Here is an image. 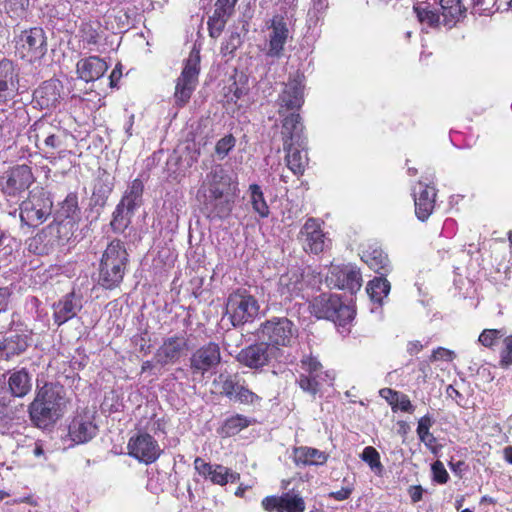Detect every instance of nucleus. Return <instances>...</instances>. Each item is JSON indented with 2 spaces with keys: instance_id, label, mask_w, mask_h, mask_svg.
Listing matches in <instances>:
<instances>
[{
  "instance_id": "f257e3e1",
  "label": "nucleus",
  "mask_w": 512,
  "mask_h": 512,
  "mask_svg": "<svg viewBox=\"0 0 512 512\" xmlns=\"http://www.w3.org/2000/svg\"><path fill=\"white\" fill-rule=\"evenodd\" d=\"M238 191L237 177L217 164L202 178L196 200L207 217L223 219L232 212Z\"/></svg>"
},
{
  "instance_id": "f03ea898",
  "label": "nucleus",
  "mask_w": 512,
  "mask_h": 512,
  "mask_svg": "<svg viewBox=\"0 0 512 512\" xmlns=\"http://www.w3.org/2000/svg\"><path fill=\"white\" fill-rule=\"evenodd\" d=\"M68 399L62 386L46 383L36 391L28 406L31 422L40 429L53 426L67 411Z\"/></svg>"
},
{
  "instance_id": "7ed1b4c3",
  "label": "nucleus",
  "mask_w": 512,
  "mask_h": 512,
  "mask_svg": "<svg viewBox=\"0 0 512 512\" xmlns=\"http://www.w3.org/2000/svg\"><path fill=\"white\" fill-rule=\"evenodd\" d=\"M128 264V253L124 244L112 241L103 252L98 269L97 283L104 289L117 288L123 281Z\"/></svg>"
},
{
  "instance_id": "20e7f679",
  "label": "nucleus",
  "mask_w": 512,
  "mask_h": 512,
  "mask_svg": "<svg viewBox=\"0 0 512 512\" xmlns=\"http://www.w3.org/2000/svg\"><path fill=\"white\" fill-rule=\"evenodd\" d=\"M298 336V329L287 317H272L261 323L257 330L259 341H263L281 359L282 348L290 347Z\"/></svg>"
},
{
  "instance_id": "39448f33",
  "label": "nucleus",
  "mask_w": 512,
  "mask_h": 512,
  "mask_svg": "<svg viewBox=\"0 0 512 512\" xmlns=\"http://www.w3.org/2000/svg\"><path fill=\"white\" fill-rule=\"evenodd\" d=\"M77 228L74 221L69 222L55 218L31 240L29 247L33 248L37 254H49L68 244Z\"/></svg>"
},
{
  "instance_id": "423d86ee",
  "label": "nucleus",
  "mask_w": 512,
  "mask_h": 512,
  "mask_svg": "<svg viewBox=\"0 0 512 512\" xmlns=\"http://www.w3.org/2000/svg\"><path fill=\"white\" fill-rule=\"evenodd\" d=\"M310 312L318 319H326L337 326H346L355 315L352 306L345 304L337 294L322 293L313 298L309 305Z\"/></svg>"
},
{
  "instance_id": "0eeeda50",
  "label": "nucleus",
  "mask_w": 512,
  "mask_h": 512,
  "mask_svg": "<svg viewBox=\"0 0 512 512\" xmlns=\"http://www.w3.org/2000/svg\"><path fill=\"white\" fill-rule=\"evenodd\" d=\"M144 184L136 178L127 187L121 201L113 212L111 226L114 231L122 232L130 224L131 216L142 205Z\"/></svg>"
},
{
  "instance_id": "6e6552de",
  "label": "nucleus",
  "mask_w": 512,
  "mask_h": 512,
  "mask_svg": "<svg viewBox=\"0 0 512 512\" xmlns=\"http://www.w3.org/2000/svg\"><path fill=\"white\" fill-rule=\"evenodd\" d=\"M263 33L262 53L268 58H281L284 55V48L290 37L287 21L284 17L276 15L265 22Z\"/></svg>"
},
{
  "instance_id": "1a4fd4ad",
  "label": "nucleus",
  "mask_w": 512,
  "mask_h": 512,
  "mask_svg": "<svg viewBox=\"0 0 512 512\" xmlns=\"http://www.w3.org/2000/svg\"><path fill=\"white\" fill-rule=\"evenodd\" d=\"M259 308L258 301L246 289H237L228 296L226 314L236 327L252 321Z\"/></svg>"
},
{
  "instance_id": "9d476101",
  "label": "nucleus",
  "mask_w": 512,
  "mask_h": 512,
  "mask_svg": "<svg viewBox=\"0 0 512 512\" xmlns=\"http://www.w3.org/2000/svg\"><path fill=\"white\" fill-rule=\"evenodd\" d=\"M52 199L43 191L32 192L20 206L21 222L29 227H37L51 214Z\"/></svg>"
},
{
  "instance_id": "9b49d317",
  "label": "nucleus",
  "mask_w": 512,
  "mask_h": 512,
  "mask_svg": "<svg viewBox=\"0 0 512 512\" xmlns=\"http://www.w3.org/2000/svg\"><path fill=\"white\" fill-rule=\"evenodd\" d=\"M199 65L200 56L198 52H192L186 60L180 76L176 80L174 98L175 103L180 107L189 102L194 90L196 89L200 72Z\"/></svg>"
},
{
  "instance_id": "f8f14e48",
  "label": "nucleus",
  "mask_w": 512,
  "mask_h": 512,
  "mask_svg": "<svg viewBox=\"0 0 512 512\" xmlns=\"http://www.w3.org/2000/svg\"><path fill=\"white\" fill-rule=\"evenodd\" d=\"M301 367L307 374H301L298 379L300 388L311 394H317L322 385L331 384L333 376L328 371H322V365L313 357H306L301 361Z\"/></svg>"
},
{
  "instance_id": "ddd939ff",
  "label": "nucleus",
  "mask_w": 512,
  "mask_h": 512,
  "mask_svg": "<svg viewBox=\"0 0 512 512\" xmlns=\"http://www.w3.org/2000/svg\"><path fill=\"white\" fill-rule=\"evenodd\" d=\"M16 47L21 57L30 62L41 59L47 52L44 30L34 27L23 31L17 40Z\"/></svg>"
},
{
  "instance_id": "4468645a",
  "label": "nucleus",
  "mask_w": 512,
  "mask_h": 512,
  "mask_svg": "<svg viewBox=\"0 0 512 512\" xmlns=\"http://www.w3.org/2000/svg\"><path fill=\"white\" fill-rule=\"evenodd\" d=\"M326 283L329 287L348 290L355 293L362 286L360 270L353 265H331L326 274Z\"/></svg>"
},
{
  "instance_id": "2eb2a0df",
  "label": "nucleus",
  "mask_w": 512,
  "mask_h": 512,
  "mask_svg": "<svg viewBox=\"0 0 512 512\" xmlns=\"http://www.w3.org/2000/svg\"><path fill=\"white\" fill-rule=\"evenodd\" d=\"M304 79V75L297 72L291 75L284 84V88L277 100L280 115H283L284 109L294 111L302 107L304 103Z\"/></svg>"
},
{
  "instance_id": "dca6fc26",
  "label": "nucleus",
  "mask_w": 512,
  "mask_h": 512,
  "mask_svg": "<svg viewBox=\"0 0 512 512\" xmlns=\"http://www.w3.org/2000/svg\"><path fill=\"white\" fill-rule=\"evenodd\" d=\"M127 449L131 457L144 464L154 463L162 453L158 442L148 433H139L131 437Z\"/></svg>"
},
{
  "instance_id": "f3484780",
  "label": "nucleus",
  "mask_w": 512,
  "mask_h": 512,
  "mask_svg": "<svg viewBox=\"0 0 512 512\" xmlns=\"http://www.w3.org/2000/svg\"><path fill=\"white\" fill-rule=\"evenodd\" d=\"M298 240L303 250L312 254L323 252L328 243V239L321 228L320 221L312 217L308 218L300 229Z\"/></svg>"
},
{
  "instance_id": "a211bd4d",
  "label": "nucleus",
  "mask_w": 512,
  "mask_h": 512,
  "mask_svg": "<svg viewBox=\"0 0 512 512\" xmlns=\"http://www.w3.org/2000/svg\"><path fill=\"white\" fill-rule=\"evenodd\" d=\"M414 198L415 216L421 222L429 219L435 209L437 191L434 187L418 181L412 188Z\"/></svg>"
},
{
  "instance_id": "6ab92c4d",
  "label": "nucleus",
  "mask_w": 512,
  "mask_h": 512,
  "mask_svg": "<svg viewBox=\"0 0 512 512\" xmlns=\"http://www.w3.org/2000/svg\"><path fill=\"white\" fill-rule=\"evenodd\" d=\"M237 359L241 364L250 368L262 367L272 360L278 362L282 361V359L263 341H259L257 344L242 349Z\"/></svg>"
},
{
  "instance_id": "aec40b11",
  "label": "nucleus",
  "mask_w": 512,
  "mask_h": 512,
  "mask_svg": "<svg viewBox=\"0 0 512 512\" xmlns=\"http://www.w3.org/2000/svg\"><path fill=\"white\" fill-rule=\"evenodd\" d=\"M194 468L200 476L220 486H224L228 482L235 483L240 478L237 472H233L223 465L207 463L200 457L194 460Z\"/></svg>"
},
{
  "instance_id": "412c9836",
  "label": "nucleus",
  "mask_w": 512,
  "mask_h": 512,
  "mask_svg": "<svg viewBox=\"0 0 512 512\" xmlns=\"http://www.w3.org/2000/svg\"><path fill=\"white\" fill-rule=\"evenodd\" d=\"M221 361V353L218 344L209 342L198 348L190 358V367L193 373L202 376Z\"/></svg>"
},
{
  "instance_id": "4be33fe9",
  "label": "nucleus",
  "mask_w": 512,
  "mask_h": 512,
  "mask_svg": "<svg viewBox=\"0 0 512 512\" xmlns=\"http://www.w3.org/2000/svg\"><path fill=\"white\" fill-rule=\"evenodd\" d=\"M83 308V297L74 291L64 295L53 304L54 322L61 326L74 318Z\"/></svg>"
},
{
  "instance_id": "5701e85b",
  "label": "nucleus",
  "mask_w": 512,
  "mask_h": 512,
  "mask_svg": "<svg viewBox=\"0 0 512 512\" xmlns=\"http://www.w3.org/2000/svg\"><path fill=\"white\" fill-rule=\"evenodd\" d=\"M18 74L10 60L0 61V104H7L18 94Z\"/></svg>"
},
{
  "instance_id": "b1692460",
  "label": "nucleus",
  "mask_w": 512,
  "mask_h": 512,
  "mask_svg": "<svg viewBox=\"0 0 512 512\" xmlns=\"http://www.w3.org/2000/svg\"><path fill=\"white\" fill-rule=\"evenodd\" d=\"M97 431L93 416L89 412L78 413L69 425V436L76 444L90 441L96 436Z\"/></svg>"
},
{
  "instance_id": "393cba45",
  "label": "nucleus",
  "mask_w": 512,
  "mask_h": 512,
  "mask_svg": "<svg viewBox=\"0 0 512 512\" xmlns=\"http://www.w3.org/2000/svg\"><path fill=\"white\" fill-rule=\"evenodd\" d=\"M29 336L24 332L10 331L0 338V361L11 360L26 351Z\"/></svg>"
},
{
  "instance_id": "a878e982",
  "label": "nucleus",
  "mask_w": 512,
  "mask_h": 512,
  "mask_svg": "<svg viewBox=\"0 0 512 512\" xmlns=\"http://www.w3.org/2000/svg\"><path fill=\"white\" fill-rule=\"evenodd\" d=\"M187 348V341L183 336L166 338L155 353V360L160 365L176 363Z\"/></svg>"
},
{
  "instance_id": "bb28decb",
  "label": "nucleus",
  "mask_w": 512,
  "mask_h": 512,
  "mask_svg": "<svg viewBox=\"0 0 512 512\" xmlns=\"http://www.w3.org/2000/svg\"><path fill=\"white\" fill-rule=\"evenodd\" d=\"M33 174L28 165H18L12 168L6 178L4 191L11 196L26 190L33 182Z\"/></svg>"
},
{
  "instance_id": "cd10ccee",
  "label": "nucleus",
  "mask_w": 512,
  "mask_h": 512,
  "mask_svg": "<svg viewBox=\"0 0 512 512\" xmlns=\"http://www.w3.org/2000/svg\"><path fill=\"white\" fill-rule=\"evenodd\" d=\"M281 137L283 144H297L307 141L304 135L302 118L298 113L292 112L282 120Z\"/></svg>"
},
{
  "instance_id": "c85d7f7f",
  "label": "nucleus",
  "mask_w": 512,
  "mask_h": 512,
  "mask_svg": "<svg viewBox=\"0 0 512 512\" xmlns=\"http://www.w3.org/2000/svg\"><path fill=\"white\" fill-rule=\"evenodd\" d=\"M307 141L297 144H283V151L285 152V163L289 170L296 176L303 175L305 167L308 163V156L306 152Z\"/></svg>"
},
{
  "instance_id": "c756f323",
  "label": "nucleus",
  "mask_w": 512,
  "mask_h": 512,
  "mask_svg": "<svg viewBox=\"0 0 512 512\" xmlns=\"http://www.w3.org/2000/svg\"><path fill=\"white\" fill-rule=\"evenodd\" d=\"M304 289V277L299 269H292L280 276L278 292L284 300L300 296Z\"/></svg>"
},
{
  "instance_id": "7c9ffc66",
  "label": "nucleus",
  "mask_w": 512,
  "mask_h": 512,
  "mask_svg": "<svg viewBox=\"0 0 512 512\" xmlns=\"http://www.w3.org/2000/svg\"><path fill=\"white\" fill-rule=\"evenodd\" d=\"M61 85L58 81H45L33 93V101L41 109H51L59 103Z\"/></svg>"
},
{
  "instance_id": "2f4dec72",
  "label": "nucleus",
  "mask_w": 512,
  "mask_h": 512,
  "mask_svg": "<svg viewBox=\"0 0 512 512\" xmlns=\"http://www.w3.org/2000/svg\"><path fill=\"white\" fill-rule=\"evenodd\" d=\"M108 69L107 63L97 57L90 56L85 59H81L77 63V73L79 78L85 82H91L102 77Z\"/></svg>"
},
{
  "instance_id": "473e14b6",
  "label": "nucleus",
  "mask_w": 512,
  "mask_h": 512,
  "mask_svg": "<svg viewBox=\"0 0 512 512\" xmlns=\"http://www.w3.org/2000/svg\"><path fill=\"white\" fill-rule=\"evenodd\" d=\"M293 460L298 466H320L327 462L328 454L316 448L301 446L294 449Z\"/></svg>"
},
{
  "instance_id": "72a5a7b5",
  "label": "nucleus",
  "mask_w": 512,
  "mask_h": 512,
  "mask_svg": "<svg viewBox=\"0 0 512 512\" xmlns=\"http://www.w3.org/2000/svg\"><path fill=\"white\" fill-rule=\"evenodd\" d=\"M439 4L444 26L451 28L465 16L461 0H440Z\"/></svg>"
},
{
  "instance_id": "f704fd0d",
  "label": "nucleus",
  "mask_w": 512,
  "mask_h": 512,
  "mask_svg": "<svg viewBox=\"0 0 512 512\" xmlns=\"http://www.w3.org/2000/svg\"><path fill=\"white\" fill-rule=\"evenodd\" d=\"M434 424L433 418L427 414L418 420V426L416 429L419 440L425 445V447L434 455L442 449V445L437 443L436 437L430 433V428Z\"/></svg>"
},
{
  "instance_id": "c9c22d12",
  "label": "nucleus",
  "mask_w": 512,
  "mask_h": 512,
  "mask_svg": "<svg viewBox=\"0 0 512 512\" xmlns=\"http://www.w3.org/2000/svg\"><path fill=\"white\" fill-rule=\"evenodd\" d=\"M248 203L253 212L260 218L265 219L270 215V208L265 199L262 188L258 184H250L247 190Z\"/></svg>"
},
{
  "instance_id": "e433bc0d",
  "label": "nucleus",
  "mask_w": 512,
  "mask_h": 512,
  "mask_svg": "<svg viewBox=\"0 0 512 512\" xmlns=\"http://www.w3.org/2000/svg\"><path fill=\"white\" fill-rule=\"evenodd\" d=\"M10 393L15 397H24L32 387L31 377L25 369L14 371L8 378Z\"/></svg>"
},
{
  "instance_id": "4c0bfd02",
  "label": "nucleus",
  "mask_w": 512,
  "mask_h": 512,
  "mask_svg": "<svg viewBox=\"0 0 512 512\" xmlns=\"http://www.w3.org/2000/svg\"><path fill=\"white\" fill-rule=\"evenodd\" d=\"M55 218L69 222L74 221L78 226L81 217L76 193L71 192L66 196L57 210Z\"/></svg>"
},
{
  "instance_id": "58836bf2",
  "label": "nucleus",
  "mask_w": 512,
  "mask_h": 512,
  "mask_svg": "<svg viewBox=\"0 0 512 512\" xmlns=\"http://www.w3.org/2000/svg\"><path fill=\"white\" fill-rule=\"evenodd\" d=\"M54 132L58 133V126L53 125L46 118H41L30 127L28 136L36 147L41 148V143L46 141Z\"/></svg>"
},
{
  "instance_id": "ea45409f",
  "label": "nucleus",
  "mask_w": 512,
  "mask_h": 512,
  "mask_svg": "<svg viewBox=\"0 0 512 512\" xmlns=\"http://www.w3.org/2000/svg\"><path fill=\"white\" fill-rule=\"evenodd\" d=\"M390 282L384 277H375L366 286L367 294L375 304L382 305L390 293Z\"/></svg>"
},
{
  "instance_id": "a19ab883",
  "label": "nucleus",
  "mask_w": 512,
  "mask_h": 512,
  "mask_svg": "<svg viewBox=\"0 0 512 512\" xmlns=\"http://www.w3.org/2000/svg\"><path fill=\"white\" fill-rule=\"evenodd\" d=\"M362 260L375 272L389 271L388 256L381 249L375 248L363 252Z\"/></svg>"
},
{
  "instance_id": "79ce46f5",
  "label": "nucleus",
  "mask_w": 512,
  "mask_h": 512,
  "mask_svg": "<svg viewBox=\"0 0 512 512\" xmlns=\"http://www.w3.org/2000/svg\"><path fill=\"white\" fill-rule=\"evenodd\" d=\"M251 423L252 421L246 416L236 414L225 420L221 427V434L225 437L236 435Z\"/></svg>"
},
{
  "instance_id": "37998d69",
  "label": "nucleus",
  "mask_w": 512,
  "mask_h": 512,
  "mask_svg": "<svg viewBox=\"0 0 512 512\" xmlns=\"http://www.w3.org/2000/svg\"><path fill=\"white\" fill-rule=\"evenodd\" d=\"M230 15L224 10H220V8H215L213 15L209 17L207 22L211 37L217 38L220 36Z\"/></svg>"
},
{
  "instance_id": "c03bdc74",
  "label": "nucleus",
  "mask_w": 512,
  "mask_h": 512,
  "mask_svg": "<svg viewBox=\"0 0 512 512\" xmlns=\"http://www.w3.org/2000/svg\"><path fill=\"white\" fill-rule=\"evenodd\" d=\"M414 12L418 20L428 27L436 28L443 25L441 14L429 9L428 6L417 5L414 7Z\"/></svg>"
},
{
  "instance_id": "a18cd8bd",
  "label": "nucleus",
  "mask_w": 512,
  "mask_h": 512,
  "mask_svg": "<svg viewBox=\"0 0 512 512\" xmlns=\"http://www.w3.org/2000/svg\"><path fill=\"white\" fill-rule=\"evenodd\" d=\"M304 512V499L293 492H287L281 495V512Z\"/></svg>"
},
{
  "instance_id": "49530a36",
  "label": "nucleus",
  "mask_w": 512,
  "mask_h": 512,
  "mask_svg": "<svg viewBox=\"0 0 512 512\" xmlns=\"http://www.w3.org/2000/svg\"><path fill=\"white\" fill-rule=\"evenodd\" d=\"M328 9V0H312V6L307 14L309 27L317 26L324 19Z\"/></svg>"
},
{
  "instance_id": "de8ad7c7",
  "label": "nucleus",
  "mask_w": 512,
  "mask_h": 512,
  "mask_svg": "<svg viewBox=\"0 0 512 512\" xmlns=\"http://www.w3.org/2000/svg\"><path fill=\"white\" fill-rule=\"evenodd\" d=\"M79 33L81 41L88 46L96 45L100 38L98 24L83 23Z\"/></svg>"
},
{
  "instance_id": "09e8293b",
  "label": "nucleus",
  "mask_w": 512,
  "mask_h": 512,
  "mask_svg": "<svg viewBox=\"0 0 512 512\" xmlns=\"http://www.w3.org/2000/svg\"><path fill=\"white\" fill-rule=\"evenodd\" d=\"M361 459L366 462L372 471L376 474H380L383 470V465L380 462L379 452L372 446H367L363 449Z\"/></svg>"
},
{
  "instance_id": "8fccbe9b",
  "label": "nucleus",
  "mask_w": 512,
  "mask_h": 512,
  "mask_svg": "<svg viewBox=\"0 0 512 512\" xmlns=\"http://www.w3.org/2000/svg\"><path fill=\"white\" fill-rule=\"evenodd\" d=\"M219 380L221 382V393L232 400L242 384L236 376L220 374Z\"/></svg>"
},
{
  "instance_id": "3c124183",
  "label": "nucleus",
  "mask_w": 512,
  "mask_h": 512,
  "mask_svg": "<svg viewBox=\"0 0 512 512\" xmlns=\"http://www.w3.org/2000/svg\"><path fill=\"white\" fill-rule=\"evenodd\" d=\"M65 132L58 127V133L54 132L51 136L41 143V150L45 153H53L56 150H60L64 145Z\"/></svg>"
},
{
  "instance_id": "603ef678",
  "label": "nucleus",
  "mask_w": 512,
  "mask_h": 512,
  "mask_svg": "<svg viewBox=\"0 0 512 512\" xmlns=\"http://www.w3.org/2000/svg\"><path fill=\"white\" fill-rule=\"evenodd\" d=\"M504 335V329H484L478 337V342L484 347L491 348Z\"/></svg>"
},
{
  "instance_id": "864d4df0",
  "label": "nucleus",
  "mask_w": 512,
  "mask_h": 512,
  "mask_svg": "<svg viewBox=\"0 0 512 512\" xmlns=\"http://www.w3.org/2000/svg\"><path fill=\"white\" fill-rule=\"evenodd\" d=\"M236 139L233 135H226L217 141L215 146V153L219 159H224L228 153L234 148Z\"/></svg>"
},
{
  "instance_id": "5fc2aeb1",
  "label": "nucleus",
  "mask_w": 512,
  "mask_h": 512,
  "mask_svg": "<svg viewBox=\"0 0 512 512\" xmlns=\"http://www.w3.org/2000/svg\"><path fill=\"white\" fill-rule=\"evenodd\" d=\"M232 400L241 404L253 405L260 401V397L242 384Z\"/></svg>"
},
{
  "instance_id": "6e6d98bb",
  "label": "nucleus",
  "mask_w": 512,
  "mask_h": 512,
  "mask_svg": "<svg viewBox=\"0 0 512 512\" xmlns=\"http://www.w3.org/2000/svg\"><path fill=\"white\" fill-rule=\"evenodd\" d=\"M497 0H472L473 13L478 15H491L497 8H495Z\"/></svg>"
},
{
  "instance_id": "4d7b16f0",
  "label": "nucleus",
  "mask_w": 512,
  "mask_h": 512,
  "mask_svg": "<svg viewBox=\"0 0 512 512\" xmlns=\"http://www.w3.org/2000/svg\"><path fill=\"white\" fill-rule=\"evenodd\" d=\"M29 5V0H6L5 9L12 17H20L24 14Z\"/></svg>"
},
{
  "instance_id": "13d9d810",
  "label": "nucleus",
  "mask_w": 512,
  "mask_h": 512,
  "mask_svg": "<svg viewBox=\"0 0 512 512\" xmlns=\"http://www.w3.org/2000/svg\"><path fill=\"white\" fill-rule=\"evenodd\" d=\"M500 365L509 367L512 365V335L504 338L503 346L500 351Z\"/></svg>"
},
{
  "instance_id": "bf43d9fd",
  "label": "nucleus",
  "mask_w": 512,
  "mask_h": 512,
  "mask_svg": "<svg viewBox=\"0 0 512 512\" xmlns=\"http://www.w3.org/2000/svg\"><path fill=\"white\" fill-rule=\"evenodd\" d=\"M431 470L433 474V480L439 484L447 483L449 479V475L447 470L444 467V464L437 460L431 465Z\"/></svg>"
},
{
  "instance_id": "052dcab7",
  "label": "nucleus",
  "mask_w": 512,
  "mask_h": 512,
  "mask_svg": "<svg viewBox=\"0 0 512 512\" xmlns=\"http://www.w3.org/2000/svg\"><path fill=\"white\" fill-rule=\"evenodd\" d=\"M455 357H456V354H455L454 351L449 350V349L444 348V347H438V348L433 350V352L431 354V357H430V360L432 362H434V361L451 362V361L454 360Z\"/></svg>"
},
{
  "instance_id": "680f3d73",
  "label": "nucleus",
  "mask_w": 512,
  "mask_h": 512,
  "mask_svg": "<svg viewBox=\"0 0 512 512\" xmlns=\"http://www.w3.org/2000/svg\"><path fill=\"white\" fill-rule=\"evenodd\" d=\"M262 507L266 511H274L277 510L281 512V496H267L262 500Z\"/></svg>"
},
{
  "instance_id": "e2e57ef3",
  "label": "nucleus",
  "mask_w": 512,
  "mask_h": 512,
  "mask_svg": "<svg viewBox=\"0 0 512 512\" xmlns=\"http://www.w3.org/2000/svg\"><path fill=\"white\" fill-rule=\"evenodd\" d=\"M399 409L403 412L412 413L414 411V406L412 405L409 397L403 393H400L398 396V401L395 403L392 410Z\"/></svg>"
},
{
  "instance_id": "0e129e2a",
  "label": "nucleus",
  "mask_w": 512,
  "mask_h": 512,
  "mask_svg": "<svg viewBox=\"0 0 512 512\" xmlns=\"http://www.w3.org/2000/svg\"><path fill=\"white\" fill-rule=\"evenodd\" d=\"M379 393H380V396L382 398H384L389 403V405H391L392 408L394 407L395 403L398 401V396L400 394V392H397L390 388H383L380 390Z\"/></svg>"
},
{
  "instance_id": "69168bd1",
  "label": "nucleus",
  "mask_w": 512,
  "mask_h": 512,
  "mask_svg": "<svg viewBox=\"0 0 512 512\" xmlns=\"http://www.w3.org/2000/svg\"><path fill=\"white\" fill-rule=\"evenodd\" d=\"M351 493H352V488L345 487L338 491L331 492L329 494V496L335 500L343 501V500L348 499L350 497Z\"/></svg>"
},
{
  "instance_id": "338daca9",
  "label": "nucleus",
  "mask_w": 512,
  "mask_h": 512,
  "mask_svg": "<svg viewBox=\"0 0 512 512\" xmlns=\"http://www.w3.org/2000/svg\"><path fill=\"white\" fill-rule=\"evenodd\" d=\"M10 290L6 287L0 288V313L5 311L10 300Z\"/></svg>"
},
{
  "instance_id": "774afa93",
  "label": "nucleus",
  "mask_w": 512,
  "mask_h": 512,
  "mask_svg": "<svg viewBox=\"0 0 512 512\" xmlns=\"http://www.w3.org/2000/svg\"><path fill=\"white\" fill-rule=\"evenodd\" d=\"M236 2L237 0H218L215 4V8H220V10L231 14Z\"/></svg>"
}]
</instances>
